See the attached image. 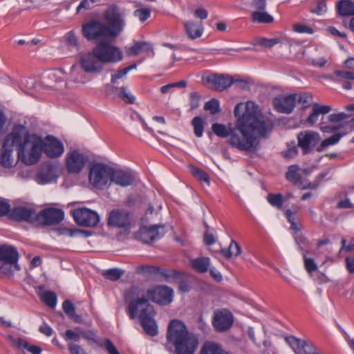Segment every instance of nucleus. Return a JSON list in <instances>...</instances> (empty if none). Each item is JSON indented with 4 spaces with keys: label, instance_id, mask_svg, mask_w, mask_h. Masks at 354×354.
Wrapping results in <instances>:
<instances>
[{
    "label": "nucleus",
    "instance_id": "obj_1",
    "mask_svg": "<svg viewBox=\"0 0 354 354\" xmlns=\"http://www.w3.org/2000/svg\"><path fill=\"white\" fill-rule=\"evenodd\" d=\"M254 103H239L234 113L236 122L226 126L214 123L212 130L218 137L227 138V143L239 151L255 153L260 149V142L254 133L263 138H268L273 129V122L263 115H257L253 109Z\"/></svg>",
    "mask_w": 354,
    "mask_h": 354
},
{
    "label": "nucleus",
    "instance_id": "obj_2",
    "mask_svg": "<svg viewBox=\"0 0 354 354\" xmlns=\"http://www.w3.org/2000/svg\"><path fill=\"white\" fill-rule=\"evenodd\" d=\"M198 345V337L188 331L185 324L171 320L167 330L165 348L174 354H194Z\"/></svg>",
    "mask_w": 354,
    "mask_h": 354
},
{
    "label": "nucleus",
    "instance_id": "obj_3",
    "mask_svg": "<svg viewBox=\"0 0 354 354\" xmlns=\"http://www.w3.org/2000/svg\"><path fill=\"white\" fill-rule=\"evenodd\" d=\"M124 300L128 303L127 313L131 319H140L154 312L149 299L138 286H133L124 292Z\"/></svg>",
    "mask_w": 354,
    "mask_h": 354
},
{
    "label": "nucleus",
    "instance_id": "obj_4",
    "mask_svg": "<svg viewBox=\"0 0 354 354\" xmlns=\"http://www.w3.org/2000/svg\"><path fill=\"white\" fill-rule=\"evenodd\" d=\"M19 254L15 247L6 244L0 245V277L12 276L15 270H19Z\"/></svg>",
    "mask_w": 354,
    "mask_h": 354
},
{
    "label": "nucleus",
    "instance_id": "obj_5",
    "mask_svg": "<svg viewBox=\"0 0 354 354\" xmlns=\"http://www.w3.org/2000/svg\"><path fill=\"white\" fill-rule=\"evenodd\" d=\"M103 19L106 22V26L112 33L111 35L114 38L117 37L125 25L120 8L115 4L110 5L104 10Z\"/></svg>",
    "mask_w": 354,
    "mask_h": 354
},
{
    "label": "nucleus",
    "instance_id": "obj_6",
    "mask_svg": "<svg viewBox=\"0 0 354 354\" xmlns=\"http://www.w3.org/2000/svg\"><path fill=\"white\" fill-rule=\"evenodd\" d=\"M82 33L88 41H97L102 39L114 38L105 24L94 19L82 24Z\"/></svg>",
    "mask_w": 354,
    "mask_h": 354
},
{
    "label": "nucleus",
    "instance_id": "obj_7",
    "mask_svg": "<svg viewBox=\"0 0 354 354\" xmlns=\"http://www.w3.org/2000/svg\"><path fill=\"white\" fill-rule=\"evenodd\" d=\"M112 167L100 162L93 165L89 170L88 180L96 188L102 189L111 181Z\"/></svg>",
    "mask_w": 354,
    "mask_h": 354
},
{
    "label": "nucleus",
    "instance_id": "obj_8",
    "mask_svg": "<svg viewBox=\"0 0 354 354\" xmlns=\"http://www.w3.org/2000/svg\"><path fill=\"white\" fill-rule=\"evenodd\" d=\"M42 151L41 138L34 136L26 148L19 150L18 157L27 165H34L39 161Z\"/></svg>",
    "mask_w": 354,
    "mask_h": 354
},
{
    "label": "nucleus",
    "instance_id": "obj_9",
    "mask_svg": "<svg viewBox=\"0 0 354 354\" xmlns=\"http://www.w3.org/2000/svg\"><path fill=\"white\" fill-rule=\"evenodd\" d=\"M94 52L104 63H115L123 59L122 50L106 41H101L94 47Z\"/></svg>",
    "mask_w": 354,
    "mask_h": 354
},
{
    "label": "nucleus",
    "instance_id": "obj_10",
    "mask_svg": "<svg viewBox=\"0 0 354 354\" xmlns=\"http://www.w3.org/2000/svg\"><path fill=\"white\" fill-rule=\"evenodd\" d=\"M133 215L124 209H114L109 212L107 224L110 227L129 231L132 226Z\"/></svg>",
    "mask_w": 354,
    "mask_h": 354
},
{
    "label": "nucleus",
    "instance_id": "obj_11",
    "mask_svg": "<svg viewBox=\"0 0 354 354\" xmlns=\"http://www.w3.org/2000/svg\"><path fill=\"white\" fill-rule=\"evenodd\" d=\"M203 84L212 90L223 91L229 88L234 82H243L242 80H234L231 76L224 74L212 73L202 77Z\"/></svg>",
    "mask_w": 354,
    "mask_h": 354
},
{
    "label": "nucleus",
    "instance_id": "obj_12",
    "mask_svg": "<svg viewBox=\"0 0 354 354\" xmlns=\"http://www.w3.org/2000/svg\"><path fill=\"white\" fill-rule=\"evenodd\" d=\"M75 222L82 227H95L100 222V216L94 210L86 207H79L71 210Z\"/></svg>",
    "mask_w": 354,
    "mask_h": 354
},
{
    "label": "nucleus",
    "instance_id": "obj_13",
    "mask_svg": "<svg viewBox=\"0 0 354 354\" xmlns=\"http://www.w3.org/2000/svg\"><path fill=\"white\" fill-rule=\"evenodd\" d=\"M34 136L30 135L27 132L25 126L17 124L13 127L12 131L6 136L4 143L7 144L11 142V145L16 146L19 151L21 148H26Z\"/></svg>",
    "mask_w": 354,
    "mask_h": 354
},
{
    "label": "nucleus",
    "instance_id": "obj_14",
    "mask_svg": "<svg viewBox=\"0 0 354 354\" xmlns=\"http://www.w3.org/2000/svg\"><path fill=\"white\" fill-rule=\"evenodd\" d=\"M64 217V212L62 209L48 207L44 209L36 214L35 223L43 225H55L60 223Z\"/></svg>",
    "mask_w": 354,
    "mask_h": 354
},
{
    "label": "nucleus",
    "instance_id": "obj_15",
    "mask_svg": "<svg viewBox=\"0 0 354 354\" xmlns=\"http://www.w3.org/2000/svg\"><path fill=\"white\" fill-rule=\"evenodd\" d=\"M173 290L166 286H156L149 288L146 296L153 302L160 305H168L173 299Z\"/></svg>",
    "mask_w": 354,
    "mask_h": 354
},
{
    "label": "nucleus",
    "instance_id": "obj_16",
    "mask_svg": "<svg viewBox=\"0 0 354 354\" xmlns=\"http://www.w3.org/2000/svg\"><path fill=\"white\" fill-rule=\"evenodd\" d=\"M234 323L232 313L227 309L217 310L214 313L212 326L216 331L223 333L228 330Z\"/></svg>",
    "mask_w": 354,
    "mask_h": 354
},
{
    "label": "nucleus",
    "instance_id": "obj_17",
    "mask_svg": "<svg viewBox=\"0 0 354 354\" xmlns=\"http://www.w3.org/2000/svg\"><path fill=\"white\" fill-rule=\"evenodd\" d=\"M80 64L86 73H98L104 68L102 61L94 52V48L91 52L81 55Z\"/></svg>",
    "mask_w": 354,
    "mask_h": 354
},
{
    "label": "nucleus",
    "instance_id": "obj_18",
    "mask_svg": "<svg viewBox=\"0 0 354 354\" xmlns=\"http://www.w3.org/2000/svg\"><path fill=\"white\" fill-rule=\"evenodd\" d=\"M88 161L87 156L80 153L77 150L71 151L66 157V165L68 173L80 174Z\"/></svg>",
    "mask_w": 354,
    "mask_h": 354
},
{
    "label": "nucleus",
    "instance_id": "obj_19",
    "mask_svg": "<svg viewBox=\"0 0 354 354\" xmlns=\"http://www.w3.org/2000/svg\"><path fill=\"white\" fill-rule=\"evenodd\" d=\"M321 138L318 133L312 131H301L297 134V146L301 149L303 155L310 153L319 142Z\"/></svg>",
    "mask_w": 354,
    "mask_h": 354
},
{
    "label": "nucleus",
    "instance_id": "obj_20",
    "mask_svg": "<svg viewBox=\"0 0 354 354\" xmlns=\"http://www.w3.org/2000/svg\"><path fill=\"white\" fill-rule=\"evenodd\" d=\"M44 153L50 158L60 157L64 151L63 143L53 136H47L44 140L41 138Z\"/></svg>",
    "mask_w": 354,
    "mask_h": 354
},
{
    "label": "nucleus",
    "instance_id": "obj_21",
    "mask_svg": "<svg viewBox=\"0 0 354 354\" xmlns=\"http://www.w3.org/2000/svg\"><path fill=\"white\" fill-rule=\"evenodd\" d=\"M163 225L142 226L136 232V239L143 243H149L159 239L164 234Z\"/></svg>",
    "mask_w": 354,
    "mask_h": 354
},
{
    "label": "nucleus",
    "instance_id": "obj_22",
    "mask_svg": "<svg viewBox=\"0 0 354 354\" xmlns=\"http://www.w3.org/2000/svg\"><path fill=\"white\" fill-rule=\"evenodd\" d=\"M296 105V98L293 94L279 95L272 100V106L275 111L281 113H291Z\"/></svg>",
    "mask_w": 354,
    "mask_h": 354
},
{
    "label": "nucleus",
    "instance_id": "obj_23",
    "mask_svg": "<svg viewBox=\"0 0 354 354\" xmlns=\"http://www.w3.org/2000/svg\"><path fill=\"white\" fill-rule=\"evenodd\" d=\"M35 216L36 213L34 208L27 206H17L12 209L10 208L8 218L15 221L35 223Z\"/></svg>",
    "mask_w": 354,
    "mask_h": 354
},
{
    "label": "nucleus",
    "instance_id": "obj_24",
    "mask_svg": "<svg viewBox=\"0 0 354 354\" xmlns=\"http://www.w3.org/2000/svg\"><path fill=\"white\" fill-rule=\"evenodd\" d=\"M111 182L122 187H127L133 183V176L129 171L115 170L112 168Z\"/></svg>",
    "mask_w": 354,
    "mask_h": 354
},
{
    "label": "nucleus",
    "instance_id": "obj_25",
    "mask_svg": "<svg viewBox=\"0 0 354 354\" xmlns=\"http://www.w3.org/2000/svg\"><path fill=\"white\" fill-rule=\"evenodd\" d=\"M346 109L348 111L353 112V114H347L343 112L332 113L328 116V120L330 122L336 123L351 118V119L349 121H347L345 124L353 129H354V104L348 105L346 107Z\"/></svg>",
    "mask_w": 354,
    "mask_h": 354
},
{
    "label": "nucleus",
    "instance_id": "obj_26",
    "mask_svg": "<svg viewBox=\"0 0 354 354\" xmlns=\"http://www.w3.org/2000/svg\"><path fill=\"white\" fill-rule=\"evenodd\" d=\"M155 314L156 313L154 311L139 319L145 332L151 337H154L158 334V326L153 319Z\"/></svg>",
    "mask_w": 354,
    "mask_h": 354
},
{
    "label": "nucleus",
    "instance_id": "obj_27",
    "mask_svg": "<svg viewBox=\"0 0 354 354\" xmlns=\"http://www.w3.org/2000/svg\"><path fill=\"white\" fill-rule=\"evenodd\" d=\"M185 32L189 39H195L203 35V25L202 21H189L183 24Z\"/></svg>",
    "mask_w": 354,
    "mask_h": 354
},
{
    "label": "nucleus",
    "instance_id": "obj_28",
    "mask_svg": "<svg viewBox=\"0 0 354 354\" xmlns=\"http://www.w3.org/2000/svg\"><path fill=\"white\" fill-rule=\"evenodd\" d=\"M125 52L128 56H136L141 53H150L154 55L153 46L150 43L146 41H137L130 47H125Z\"/></svg>",
    "mask_w": 354,
    "mask_h": 354
},
{
    "label": "nucleus",
    "instance_id": "obj_29",
    "mask_svg": "<svg viewBox=\"0 0 354 354\" xmlns=\"http://www.w3.org/2000/svg\"><path fill=\"white\" fill-rule=\"evenodd\" d=\"M331 110L330 106L314 103L312 106V113L307 118L306 122L310 125H313L317 121L319 115L326 114Z\"/></svg>",
    "mask_w": 354,
    "mask_h": 354
},
{
    "label": "nucleus",
    "instance_id": "obj_30",
    "mask_svg": "<svg viewBox=\"0 0 354 354\" xmlns=\"http://www.w3.org/2000/svg\"><path fill=\"white\" fill-rule=\"evenodd\" d=\"M183 273L172 269H166L160 267L158 277L162 278L166 282L175 283Z\"/></svg>",
    "mask_w": 354,
    "mask_h": 354
},
{
    "label": "nucleus",
    "instance_id": "obj_31",
    "mask_svg": "<svg viewBox=\"0 0 354 354\" xmlns=\"http://www.w3.org/2000/svg\"><path fill=\"white\" fill-rule=\"evenodd\" d=\"M337 12L342 16L354 15V2L351 0H340L337 4Z\"/></svg>",
    "mask_w": 354,
    "mask_h": 354
},
{
    "label": "nucleus",
    "instance_id": "obj_32",
    "mask_svg": "<svg viewBox=\"0 0 354 354\" xmlns=\"http://www.w3.org/2000/svg\"><path fill=\"white\" fill-rule=\"evenodd\" d=\"M62 308L67 316L74 322L77 324L82 323V318L76 313L75 306L71 301L65 300L62 304Z\"/></svg>",
    "mask_w": 354,
    "mask_h": 354
},
{
    "label": "nucleus",
    "instance_id": "obj_33",
    "mask_svg": "<svg viewBox=\"0 0 354 354\" xmlns=\"http://www.w3.org/2000/svg\"><path fill=\"white\" fill-rule=\"evenodd\" d=\"M192 267L199 273H205L208 270L209 266V259L208 257H198L191 261Z\"/></svg>",
    "mask_w": 354,
    "mask_h": 354
},
{
    "label": "nucleus",
    "instance_id": "obj_34",
    "mask_svg": "<svg viewBox=\"0 0 354 354\" xmlns=\"http://www.w3.org/2000/svg\"><path fill=\"white\" fill-rule=\"evenodd\" d=\"M241 247L234 240H232L227 249H221L220 253L226 259H230L233 255L239 256L241 254Z\"/></svg>",
    "mask_w": 354,
    "mask_h": 354
},
{
    "label": "nucleus",
    "instance_id": "obj_35",
    "mask_svg": "<svg viewBox=\"0 0 354 354\" xmlns=\"http://www.w3.org/2000/svg\"><path fill=\"white\" fill-rule=\"evenodd\" d=\"M299 167L296 165H290L288 168V171L286 173V178L290 183L296 185L301 179V176L299 172Z\"/></svg>",
    "mask_w": 354,
    "mask_h": 354
},
{
    "label": "nucleus",
    "instance_id": "obj_36",
    "mask_svg": "<svg viewBox=\"0 0 354 354\" xmlns=\"http://www.w3.org/2000/svg\"><path fill=\"white\" fill-rule=\"evenodd\" d=\"M159 270V266L142 265L136 268L137 274H143L146 277H158Z\"/></svg>",
    "mask_w": 354,
    "mask_h": 354
},
{
    "label": "nucleus",
    "instance_id": "obj_37",
    "mask_svg": "<svg viewBox=\"0 0 354 354\" xmlns=\"http://www.w3.org/2000/svg\"><path fill=\"white\" fill-rule=\"evenodd\" d=\"M6 143L3 142L1 152L0 154V164L6 168L11 167L12 162L11 160L12 150L7 148Z\"/></svg>",
    "mask_w": 354,
    "mask_h": 354
},
{
    "label": "nucleus",
    "instance_id": "obj_38",
    "mask_svg": "<svg viewBox=\"0 0 354 354\" xmlns=\"http://www.w3.org/2000/svg\"><path fill=\"white\" fill-rule=\"evenodd\" d=\"M346 133H337L324 140L321 142L320 145L317 148V151L318 152H322L328 146L337 144L341 138Z\"/></svg>",
    "mask_w": 354,
    "mask_h": 354
},
{
    "label": "nucleus",
    "instance_id": "obj_39",
    "mask_svg": "<svg viewBox=\"0 0 354 354\" xmlns=\"http://www.w3.org/2000/svg\"><path fill=\"white\" fill-rule=\"evenodd\" d=\"M200 354H229L217 344L204 345L200 351Z\"/></svg>",
    "mask_w": 354,
    "mask_h": 354
},
{
    "label": "nucleus",
    "instance_id": "obj_40",
    "mask_svg": "<svg viewBox=\"0 0 354 354\" xmlns=\"http://www.w3.org/2000/svg\"><path fill=\"white\" fill-rule=\"evenodd\" d=\"M190 171L192 174L199 181L205 182L207 185H209V176L206 171L195 166H190Z\"/></svg>",
    "mask_w": 354,
    "mask_h": 354
},
{
    "label": "nucleus",
    "instance_id": "obj_41",
    "mask_svg": "<svg viewBox=\"0 0 354 354\" xmlns=\"http://www.w3.org/2000/svg\"><path fill=\"white\" fill-rule=\"evenodd\" d=\"M331 79L341 82L342 80H354V71L335 70Z\"/></svg>",
    "mask_w": 354,
    "mask_h": 354
},
{
    "label": "nucleus",
    "instance_id": "obj_42",
    "mask_svg": "<svg viewBox=\"0 0 354 354\" xmlns=\"http://www.w3.org/2000/svg\"><path fill=\"white\" fill-rule=\"evenodd\" d=\"M118 91L117 95L126 104H132L135 102V97L129 92L127 91V89L124 86H122L120 88H116Z\"/></svg>",
    "mask_w": 354,
    "mask_h": 354
},
{
    "label": "nucleus",
    "instance_id": "obj_43",
    "mask_svg": "<svg viewBox=\"0 0 354 354\" xmlns=\"http://www.w3.org/2000/svg\"><path fill=\"white\" fill-rule=\"evenodd\" d=\"M296 98V104H300L303 109L308 108L310 106L313 96L310 93H292Z\"/></svg>",
    "mask_w": 354,
    "mask_h": 354
},
{
    "label": "nucleus",
    "instance_id": "obj_44",
    "mask_svg": "<svg viewBox=\"0 0 354 354\" xmlns=\"http://www.w3.org/2000/svg\"><path fill=\"white\" fill-rule=\"evenodd\" d=\"M252 19L253 21L258 23H272L273 17L266 12L255 11L252 14Z\"/></svg>",
    "mask_w": 354,
    "mask_h": 354
},
{
    "label": "nucleus",
    "instance_id": "obj_45",
    "mask_svg": "<svg viewBox=\"0 0 354 354\" xmlns=\"http://www.w3.org/2000/svg\"><path fill=\"white\" fill-rule=\"evenodd\" d=\"M41 300L46 306L51 308H54L57 304V295L53 291H46L41 296Z\"/></svg>",
    "mask_w": 354,
    "mask_h": 354
},
{
    "label": "nucleus",
    "instance_id": "obj_46",
    "mask_svg": "<svg viewBox=\"0 0 354 354\" xmlns=\"http://www.w3.org/2000/svg\"><path fill=\"white\" fill-rule=\"evenodd\" d=\"M192 124L194 127L195 136L198 138L202 137L204 131V122L202 118L199 116L194 117L192 120Z\"/></svg>",
    "mask_w": 354,
    "mask_h": 354
},
{
    "label": "nucleus",
    "instance_id": "obj_47",
    "mask_svg": "<svg viewBox=\"0 0 354 354\" xmlns=\"http://www.w3.org/2000/svg\"><path fill=\"white\" fill-rule=\"evenodd\" d=\"M124 273V271L118 268H112L106 270L103 275L110 281H115L118 280Z\"/></svg>",
    "mask_w": 354,
    "mask_h": 354
},
{
    "label": "nucleus",
    "instance_id": "obj_48",
    "mask_svg": "<svg viewBox=\"0 0 354 354\" xmlns=\"http://www.w3.org/2000/svg\"><path fill=\"white\" fill-rule=\"evenodd\" d=\"M287 342L295 353L299 354L302 353V346L304 344L305 345V340L296 338L294 336H291L287 338Z\"/></svg>",
    "mask_w": 354,
    "mask_h": 354
},
{
    "label": "nucleus",
    "instance_id": "obj_49",
    "mask_svg": "<svg viewBox=\"0 0 354 354\" xmlns=\"http://www.w3.org/2000/svg\"><path fill=\"white\" fill-rule=\"evenodd\" d=\"M268 202L272 206L281 209L283 204V197L281 194H269L267 196Z\"/></svg>",
    "mask_w": 354,
    "mask_h": 354
},
{
    "label": "nucleus",
    "instance_id": "obj_50",
    "mask_svg": "<svg viewBox=\"0 0 354 354\" xmlns=\"http://www.w3.org/2000/svg\"><path fill=\"white\" fill-rule=\"evenodd\" d=\"M136 64L133 63L127 67L118 70L115 73L111 75V82L112 84L115 83L118 80L122 78L123 76L127 74L128 72L136 68Z\"/></svg>",
    "mask_w": 354,
    "mask_h": 354
},
{
    "label": "nucleus",
    "instance_id": "obj_51",
    "mask_svg": "<svg viewBox=\"0 0 354 354\" xmlns=\"http://www.w3.org/2000/svg\"><path fill=\"white\" fill-rule=\"evenodd\" d=\"M310 12L318 15H323L327 10L326 2L325 0H316L310 8Z\"/></svg>",
    "mask_w": 354,
    "mask_h": 354
},
{
    "label": "nucleus",
    "instance_id": "obj_52",
    "mask_svg": "<svg viewBox=\"0 0 354 354\" xmlns=\"http://www.w3.org/2000/svg\"><path fill=\"white\" fill-rule=\"evenodd\" d=\"M307 254L308 253H304L302 254L304 265L306 272L309 274H312L313 272L317 270L318 267L315 260L312 258L308 257Z\"/></svg>",
    "mask_w": 354,
    "mask_h": 354
},
{
    "label": "nucleus",
    "instance_id": "obj_53",
    "mask_svg": "<svg viewBox=\"0 0 354 354\" xmlns=\"http://www.w3.org/2000/svg\"><path fill=\"white\" fill-rule=\"evenodd\" d=\"M295 241L298 245V249L303 254L308 253V251L305 248L308 247V239L301 234H299L295 236Z\"/></svg>",
    "mask_w": 354,
    "mask_h": 354
},
{
    "label": "nucleus",
    "instance_id": "obj_54",
    "mask_svg": "<svg viewBox=\"0 0 354 354\" xmlns=\"http://www.w3.org/2000/svg\"><path fill=\"white\" fill-rule=\"evenodd\" d=\"M287 150L283 151L281 153L285 158L290 159L295 157L298 154V149L295 145V141L287 144Z\"/></svg>",
    "mask_w": 354,
    "mask_h": 354
},
{
    "label": "nucleus",
    "instance_id": "obj_55",
    "mask_svg": "<svg viewBox=\"0 0 354 354\" xmlns=\"http://www.w3.org/2000/svg\"><path fill=\"white\" fill-rule=\"evenodd\" d=\"M175 283L178 285V290L180 292H187L190 290L189 283L183 273Z\"/></svg>",
    "mask_w": 354,
    "mask_h": 354
},
{
    "label": "nucleus",
    "instance_id": "obj_56",
    "mask_svg": "<svg viewBox=\"0 0 354 354\" xmlns=\"http://www.w3.org/2000/svg\"><path fill=\"white\" fill-rule=\"evenodd\" d=\"M204 109L209 111L212 115L220 111L219 102L216 99H212L205 104Z\"/></svg>",
    "mask_w": 354,
    "mask_h": 354
},
{
    "label": "nucleus",
    "instance_id": "obj_57",
    "mask_svg": "<svg viewBox=\"0 0 354 354\" xmlns=\"http://www.w3.org/2000/svg\"><path fill=\"white\" fill-rule=\"evenodd\" d=\"M281 42V39L279 38H272V39H267V38H261L258 44L263 46L265 48H272L274 45L279 44Z\"/></svg>",
    "mask_w": 354,
    "mask_h": 354
},
{
    "label": "nucleus",
    "instance_id": "obj_58",
    "mask_svg": "<svg viewBox=\"0 0 354 354\" xmlns=\"http://www.w3.org/2000/svg\"><path fill=\"white\" fill-rule=\"evenodd\" d=\"M80 337L81 333H78L71 329L66 330L64 335H63L64 339L66 342L69 340L78 342L80 339Z\"/></svg>",
    "mask_w": 354,
    "mask_h": 354
},
{
    "label": "nucleus",
    "instance_id": "obj_59",
    "mask_svg": "<svg viewBox=\"0 0 354 354\" xmlns=\"http://www.w3.org/2000/svg\"><path fill=\"white\" fill-rule=\"evenodd\" d=\"M151 15L150 10L148 8L137 9L134 11V15L138 17L140 21H145Z\"/></svg>",
    "mask_w": 354,
    "mask_h": 354
},
{
    "label": "nucleus",
    "instance_id": "obj_60",
    "mask_svg": "<svg viewBox=\"0 0 354 354\" xmlns=\"http://www.w3.org/2000/svg\"><path fill=\"white\" fill-rule=\"evenodd\" d=\"M341 248L339 250V253L345 251V252H351L354 250V238L351 239V241L347 243V240L344 238L342 239L341 241Z\"/></svg>",
    "mask_w": 354,
    "mask_h": 354
},
{
    "label": "nucleus",
    "instance_id": "obj_61",
    "mask_svg": "<svg viewBox=\"0 0 354 354\" xmlns=\"http://www.w3.org/2000/svg\"><path fill=\"white\" fill-rule=\"evenodd\" d=\"M10 210V205L5 199H0V216L7 215L8 216Z\"/></svg>",
    "mask_w": 354,
    "mask_h": 354
},
{
    "label": "nucleus",
    "instance_id": "obj_62",
    "mask_svg": "<svg viewBox=\"0 0 354 354\" xmlns=\"http://www.w3.org/2000/svg\"><path fill=\"white\" fill-rule=\"evenodd\" d=\"M104 347L107 351L109 354H120L119 351L113 344V342L109 339H106L104 342Z\"/></svg>",
    "mask_w": 354,
    "mask_h": 354
},
{
    "label": "nucleus",
    "instance_id": "obj_63",
    "mask_svg": "<svg viewBox=\"0 0 354 354\" xmlns=\"http://www.w3.org/2000/svg\"><path fill=\"white\" fill-rule=\"evenodd\" d=\"M68 348L71 354H87L81 346L71 342L68 344Z\"/></svg>",
    "mask_w": 354,
    "mask_h": 354
},
{
    "label": "nucleus",
    "instance_id": "obj_64",
    "mask_svg": "<svg viewBox=\"0 0 354 354\" xmlns=\"http://www.w3.org/2000/svg\"><path fill=\"white\" fill-rule=\"evenodd\" d=\"M346 268L350 274L354 273V254L348 255L345 259Z\"/></svg>",
    "mask_w": 354,
    "mask_h": 354
}]
</instances>
